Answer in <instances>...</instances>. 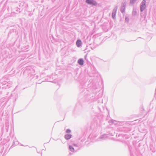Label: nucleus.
Instances as JSON below:
<instances>
[{"mask_svg":"<svg viewBox=\"0 0 156 156\" xmlns=\"http://www.w3.org/2000/svg\"><path fill=\"white\" fill-rule=\"evenodd\" d=\"M76 44L78 47L80 46L81 44V42L80 40H78L77 41Z\"/></svg>","mask_w":156,"mask_h":156,"instance_id":"obj_5","label":"nucleus"},{"mask_svg":"<svg viewBox=\"0 0 156 156\" xmlns=\"http://www.w3.org/2000/svg\"><path fill=\"white\" fill-rule=\"evenodd\" d=\"M84 61L83 59L80 58L78 61V63L80 65H83V64Z\"/></svg>","mask_w":156,"mask_h":156,"instance_id":"obj_3","label":"nucleus"},{"mask_svg":"<svg viewBox=\"0 0 156 156\" xmlns=\"http://www.w3.org/2000/svg\"><path fill=\"white\" fill-rule=\"evenodd\" d=\"M145 2V1L144 0L143 1L142 3V5L140 8L141 11H142L145 9L146 7Z\"/></svg>","mask_w":156,"mask_h":156,"instance_id":"obj_2","label":"nucleus"},{"mask_svg":"<svg viewBox=\"0 0 156 156\" xmlns=\"http://www.w3.org/2000/svg\"><path fill=\"white\" fill-rule=\"evenodd\" d=\"M71 135L70 134H67L65 136V138L67 140L70 139L71 137Z\"/></svg>","mask_w":156,"mask_h":156,"instance_id":"obj_4","label":"nucleus"},{"mask_svg":"<svg viewBox=\"0 0 156 156\" xmlns=\"http://www.w3.org/2000/svg\"><path fill=\"white\" fill-rule=\"evenodd\" d=\"M69 149L70 151H73V152L74 151V148L72 146H70V145L69 146Z\"/></svg>","mask_w":156,"mask_h":156,"instance_id":"obj_6","label":"nucleus"},{"mask_svg":"<svg viewBox=\"0 0 156 156\" xmlns=\"http://www.w3.org/2000/svg\"><path fill=\"white\" fill-rule=\"evenodd\" d=\"M70 132H71V131L69 129H67L66 130V132L67 133H69Z\"/></svg>","mask_w":156,"mask_h":156,"instance_id":"obj_7","label":"nucleus"},{"mask_svg":"<svg viewBox=\"0 0 156 156\" xmlns=\"http://www.w3.org/2000/svg\"><path fill=\"white\" fill-rule=\"evenodd\" d=\"M86 2L87 3L89 4H91L93 5H96V2L92 0H87Z\"/></svg>","mask_w":156,"mask_h":156,"instance_id":"obj_1","label":"nucleus"}]
</instances>
